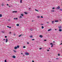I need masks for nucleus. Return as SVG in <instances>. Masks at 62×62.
<instances>
[{
	"instance_id": "1",
	"label": "nucleus",
	"mask_w": 62,
	"mask_h": 62,
	"mask_svg": "<svg viewBox=\"0 0 62 62\" xmlns=\"http://www.w3.org/2000/svg\"><path fill=\"white\" fill-rule=\"evenodd\" d=\"M25 54L26 55H29V53H27L25 52Z\"/></svg>"
},
{
	"instance_id": "2",
	"label": "nucleus",
	"mask_w": 62,
	"mask_h": 62,
	"mask_svg": "<svg viewBox=\"0 0 62 62\" xmlns=\"http://www.w3.org/2000/svg\"><path fill=\"white\" fill-rule=\"evenodd\" d=\"M12 57H13V58H16V56H15V55H13V56Z\"/></svg>"
},
{
	"instance_id": "3",
	"label": "nucleus",
	"mask_w": 62,
	"mask_h": 62,
	"mask_svg": "<svg viewBox=\"0 0 62 62\" xmlns=\"http://www.w3.org/2000/svg\"><path fill=\"white\" fill-rule=\"evenodd\" d=\"M58 28H59V29H61V26H59L58 27Z\"/></svg>"
},
{
	"instance_id": "4",
	"label": "nucleus",
	"mask_w": 62,
	"mask_h": 62,
	"mask_svg": "<svg viewBox=\"0 0 62 62\" xmlns=\"http://www.w3.org/2000/svg\"><path fill=\"white\" fill-rule=\"evenodd\" d=\"M17 12L16 11H14L13 12V13H17Z\"/></svg>"
},
{
	"instance_id": "5",
	"label": "nucleus",
	"mask_w": 62,
	"mask_h": 62,
	"mask_svg": "<svg viewBox=\"0 0 62 62\" xmlns=\"http://www.w3.org/2000/svg\"><path fill=\"white\" fill-rule=\"evenodd\" d=\"M57 8V9H59V8H60V7L58 6Z\"/></svg>"
},
{
	"instance_id": "6",
	"label": "nucleus",
	"mask_w": 62,
	"mask_h": 62,
	"mask_svg": "<svg viewBox=\"0 0 62 62\" xmlns=\"http://www.w3.org/2000/svg\"><path fill=\"white\" fill-rule=\"evenodd\" d=\"M43 37V36H42V35H40L39 36V37H40V38H42V37Z\"/></svg>"
},
{
	"instance_id": "7",
	"label": "nucleus",
	"mask_w": 62,
	"mask_h": 62,
	"mask_svg": "<svg viewBox=\"0 0 62 62\" xmlns=\"http://www.w3.org/2000/svg\"><path fill=\"white\" fill-rule=\"evenodd\" d=\"M59 31H60V32L62 31V30L61 29H59Z\"/></svg>"
},
{
	"instance_id": "8",
	"label": "nucleus",
	"mask_w": 62,
	"mask_h": 62,
	"mask_svg": "<svg viewBox=\"0 0 62 62\" xmlns=\"http://www.w3.org/2000/svg\"><path fill=\"white\" fill-rule=\"evenodd\" d=\"M14 49H17V47L16 46H15L14 47Z\"/></svg>"
},
{
	"instance_id": "9",
	"label": "nucleus",
	"mask_w": 62,
	"mask_h": 62,
	"mask_svg": "<svg viewBox=\"0 0 62 62\" xmlns=\"http://www.w3.org/2000/svg\"><path fill=\"white\" fill-rule=\"evenodd\" d=\"M35 11H37V12H39V10L36 9H35Z\"/></svg>"
},
{
	"instance_id": "10",
	"label": "nucleus",
	"mask_w": 62,
	"mask_h": 62,
	"mask_svg": "<svg viewBox=\"0 0 62 62\" xmlns=\"http://www.w3.org/2000/svg\"><path fill=\"white\" fill-rule=\"evenodd\" d=\"M8 42V39L7 38L6 40V42Z\"/></svg>"
},
{
	"instance_id": "11",
	"label": "nucleus",
	"mask_w": 62,
	"mask_h": 62,
	"mask_svg": "<svg viewBox=\"0 0 62 62\" xmlns=\"http://www.w3.org/2000/svg\"><path fill=\"white\" fill-rule=\"evenodd\" d=\"M51 30H52V29H50L48 30V31H51Z\"/></svg>"
},
{
	"instance_id": "12",
	"label": "nucleus",
	"mask_w": 62,
	"mask_h": 62,
	"mask_svg": "<svg viewBox=\"0 0 62 62\" xmlns=\"http://www.w3.org/2000/svg\"><path fill=\"white\" fill-rule=\"evenodd\" d=\"M16 26H19V24H16Z\"/></svg>"
},
{
	"instance_id": "13",
	"label": "nucleus",
	"mask_w": 62,
	"mask_h": 62,
	"mask_svg": "<svg viewBox=\"0 0 62 62\" xmlns=\"http://www.w3.org/2000/svg\"><path fill=\"white\" fill-rule=\"evenodd\" d=\"M14 20H17V19H18V18H14Z\"/></svg>"
},
{
	"instance_id": "14",
	"label": "nucleus",
	"mask_w": 62,
	"mask_h": 62,
	"mask_svg": "<svg viewBox=\"0 0 62 62\" xmlns=\"http://www.w3.org/2000/svg\"><path fill=\"white\" fill-rule=\"evenodd\" d=\"M51 12H54V10H51Z\"/></svg>"
},
{
	"instance_id": "15",
	"label": "nucleus",
	"mask_w": 62,
	"mask_h": 62,
	"mask_svg": "<svg viewBox=\"0 0 62 62\" xmlns=\"http://www.w3.org/2000/svg\"><path fill=\"white\" fill-rule=\"evenodd\" d=\"M17 47V48H19V46H17V47Z\"/></svg>"
},
{
	"instance_id": "16",
	"label": "nucleus",
	"mask_w": 62,
	"mask_h": 62,
	"mask_svg": "<svg viewBox=\"0 0 62 62\" xmlns=\"http://www.w3.org/2000/svg\"><path fill=\"white\" fill-rule=\"evenodd\" d=\"M44 28V27L43 26H42V29H43Z\"/></svg>"
},
{
	"instance_id": "17",
	"label": "nucleus",
	"mask_w": 62,
	"mask_h": 62,
	"mask_svg": "<svg viewBox=\"0 0 62 62\" xmlns=\"http://www.w3.org/2000/svg\"><path fill=\"white\" fill-rule=\"evenodd\" d=\"M22 17L21 16H20L19 17V18H22Z\"/></svg>"
},
{
	"instance_id": "18",
	"label": "nucleus",
	"mask_w": 62,
	"mask_h": 62,
	"mask_svg": "<svg viewBox=\"0 0 62 62\" xmlns=\"http://www.w3.org/2000/svg\"><path fill=\"white\" fill-rule=\"evenodd\" d=\"M1 32L2 33H4V31H1Z\"/></svg>"
},
{
	"instance_id": "19",
	"label": "nucleus",
	"mask_w": 62,
	"mask_h": 62,
	"mask_svg": "<svg viewBox=\"0 0 62 62\" xmlns=\"http://www.w3.org/2000/svg\"><path fill=\"white\" fill-rule=\"evenodd\" d=\"M20 15L22 16H23V14H21Z\"/></svg>"
},
{
	"instance_id": "20",
	"label": "nucleus",
	"mask_w": 62,
	"mask_h": 62,
	"mask_svg": "<svg viewBox=\"0 0 62 62\" xmlns=\"http://www.w3.org/2000/svg\"><path fill=\"white\" fill-rule=\"evenodd\" d=\"M54 23V21L52 22V23Z\"/></svg>"
},
{
	"instance_id": "21",
	"label": "nucleus",
	"mask_w": 62,
	"mask_h": 62,
	"mask_svg": "<svg viewBox=\"0 0 62 62\" xmlns=\"http://www.w3.org/2000/svg\"><path fill=\"white\" fill-rule=\"evenodd\" d=\"M55 22H58V21L57 20H56L55 21Z\"/></svg>"
},
{
	"instance_id": "22",
	"label": "nucleus",
	"mask_w": 62,
	"mask_h": 62,
	"mask_svg": "<svg viewBox=\"0 0 62 62\" xmlns=\"http://www.w3.org/2000/svg\"><path fill=\"white\" fill-rule=\"evenodd\" d=\"M30 30H31V31H33V30L32 29H30Z\"/></svg>"
},
{
	"instance_id": "23",
	"label": "nucleus",
	"mask_w": 62,
	"mask_h": 62,
	"mask_svg": "<svg viewBox=\"0 0 62 62\" xmlns=\"http://www.w3.org/2000/svg\"><path fill=\"white\" fill-rule=\"evenodd\" d=\"M2 15H1V14H0V17H2Z\"/></svg>"
},
{
	"instance_id": "24",
	"label": "nucleus",
	"mask_w": 62,
	"mask_h": 62,
	"mask_svg": "<svg viewBox=\"0 0 62 62\" xmlns=\"http://www.w3.org/2000/svg\"><path fill=\"white\" fill-rule=\"evenodd\" d=\"M24 13L25 14H27V13L26 12H25Z\"/></svg>"
},
{
	"instance_id": "25",
	"label": "nucleus",
	"mask_w": 62,
	"mask_h": 62,
	"mask_svg": "<svg viewBox=\"0 0 62 62\" xmlns=\"http://www.w3.org/2000/svg\"><path fill=\"white\" fill-rule=\"evenodd\" d=\"M23 48H25V46H24L23 47Z\"/></svg>"
},
{
	"instance_id": "26",
	"label": "nucleus",
	"mask_w": 62,
	"mask_h": 62,
	"mask_svg": "<svg viewBox=\"0 0 62 62\" xmlns=\"http://www.w3.org/2000/svg\"><path fill=\"white\" fill-rule=\"evenodd\" d=\"M21 36H22L21 35L19 36H18V37H21Z\"/></svg>"
},
{
	"instance_id": "27",
	"label": "nucleus",
	"mask_w": 62,
	"mask_h": 62,
	"mask_svg": "<svg viewBox=\"0 0 62 62\" xmlns=\"http://www.w3.org/2000/svg\"><path fill=\"white\" fill-rule=\"evenodd\" d=\"M30 38H32V36L31 35L30 36Z\"/></svg>"
},
{
	"instance_id": "28",
	"label": "nucleus",
	"mask_w": 62,
	"mask_h": 62,
	"mask_svg": "<svg viewBox=\"0 0 62 62\" xmlns=\"http://www.w3.org/2000/svg\"><path fill=\"white\" fill-rule=\"evenodd\" d=\"M58 56H60V54H58Z\"/></svg>"
},
{
	"instance_id": "29",
	"label": "nucleus",
	"mask_w": 62,
	"mask_h": 62,
	"mask_svg": "<svg viewBox=\"0 0 62 62\" xmlns=\"http://www.w3.org/2000/svg\"><path fill=\"white\" fill-rule=\"evenodd\" d=\"M22 0H20V3H22Z\"/></svg>"
},
{
	"instance_id": "30",
	"label": "nucleus",
	"mask_w": 62,
	"mask_h": 62,
	"mask_svg": "<svg viewBox=\"0 0 62 62\" xmlns=\"http://www.w3.org/2000/svg\"><path fill=\"white\" fill-rule=\"evenodd\" d=\"M60 10H61V11H62V9H60Z\"/></svg>"
},
{
	"instance_id": "31",
	"label": "nucleus",
	"mask_w": 62,
	"mask_h": 62,
	"mask_svg": "<svg viewBox=\"0 0 62 62\" xmlns=\"http://www.w3.org/2000/svg\"><path fill=\"white\" fill-rule=\"evenodd\" d=\"M37 18H40V16H37Z\"/></svg>"
},
{
	"instance_id": "32",
	"label": "nucleus",
	"mask_w": 62,
	"mask_h": 62,
	"mask_svg": "<svg viewBox=\"0 0 62 62\" xmlns=\"http://www.w3.org/2000/svg\"><path fill=\"white\" fill-rule=\"evenodd\" d=\"M5 6V5L4 4H2V6Z\"/></svg>"
},
{
	"instance_id": "33",
	"label": "nucleus",
	"mask_w": 62,
	"mask_h": 62,
	"mask_svg": "<svg viewBox=\"0 0 62 62\" xmlns=\"http://www.w3.org/2000/svg\"><path fill=\"white\" fill-rule=\"evenodd\" d=\"M56 59H57V60H58L59 59V58H56Z\"/></svg>"
},
{
	"instance_id": "34",
	"label": "nucleus",
	"mask_w": 62,
	"mask_h": 62,
	"mask_svg": "<svg viewBox=\"0 0 62 62\" xmlns=\"http://www.w3.org/2000/svg\"><path fill=\"white\" fill-rule=\"evenodd\" d=\"M4 61L5 62H7V61H6V60H5V61Z\"/></svg>"
},
{
	"instance_id": "35",
	"label": "nucleus",
	"mask_w": 62,
	"mask_h": 62,
	"mask_svg": "<svg viewBox=\"0 0 62 62\" xmlns=\"http://www.w3.org/2000/svg\"><path fill=\"white\" fill-rule=\"evenodd\" d=\"M50 45H53V44H52V43H50Z\"/></svg>"
},
{
	"instance_id": "36",
	"label": "nucleus",
	"mask_w": 62,
	"mask_h": 62,
	"mask_svg": "<svg viewBox=\"0 0 62 62\" xmlns=\"http://www.w3.org/2000/svg\"><path fill=\"white\" fill-rule=\"evenodd\" d=\"M5 38H7V36H5Z\"/></svg>"
},
{
	"instance_id": "37",
	"label": "nucleus",
	"mask_w": 62,
	"mask_h": 62,
	"mask_svg": "<svg viewBox=\"0 0 62 62\" xmlns=\"http://www.w3.org/2000/svg\"><path fill=\"white\" fill-rule=\"evenodd\" d=\"M35 40V39H32V40Z\"/></svg>"
},
{
	"instance_id": "38",
	"label": "nucleus",
	"mask_w": 62,
	"mask_h": 62,
	"mask_svg": "<svg viewBox=\"0 0 62 62\" xmlns=\"http://www.w3.org/2000/svg\"><path fill=\"white\" fill-rule=\"evenodd\" d=\"M14 52H16V51H15V50H14Z\"/></svg>"
},
{
	"instance_id": "39",
	"label": "nucleus",
	"mask_w": 62,
	"mask_h": 62,
	"mask_svg": "<svg viewBox=\"0 0 62 62\" xmlns=\"http://www.w3.org/2000/svg\"><path fill=\"white\" fill-rule=\"evenodd\" d=\"M29 10H30V9H31V8H29Z\"/></svg>"
},
{
	"instance_id": "40",
	"label": "nucleus",
	"mask_w": 62,
	"mask_h": 62,
	"mask_svg": "<svg viewBox=\"0 0 62 62\" xmlns=\"http://www.w3.org/2000/svg\"><path fill=\"white\" fill-rule=\"evenodd\" d=\"M54 8H52V9H54Z\"/></svg>"
},
{
	"instance_id": "41",
	"label": "nucleus",
	"mask_w": 62,
	"mask_h": 62,
	"mask_svg": "<svg viewBox=\"0 0 62 62\" xmlns=\"http://www.w3.org/2000/svg\"><path fill=\"white\" fill-rule=\"evenodd\" d=\"M53 45H52L51 46V47H53Z\"/></svg>"
},
{
	"instance_id": "42",
	"label": "nucleus",
	"mask_w": 62,
	"mask_h": 62,
	"mask_svg": "<svg viewBox=\"0 0 62 62\" xmlns=\"http://www.w3.org/2000/svg\"><path fill=\"white\" fill-rule=\"evenodd\" d=\"M7 27H8V28H9V26H7Z\"/></svg>"
},
{
	"instance_id": "43",
	"label": "nucleus",
	"mask_w": 62,
	"mask_h": 62,
	"mask_svg": "<svg viewBox=\"0 0 62 62\" xmlns=\"http://www.w3.org/2000/svg\"><path fill=\"white\" fill-rule=\"evenodd\" d=\"M9 28H11V27H9Z\"/></svg>"
},
{
	"instance_id": "44",
	"label": "nucleus",
	"mask_w": 62,
	"mask_h": 62,
	"mask_svg": "<svg viewBox=\"0 0 62 62\" xmlns=\"http://www.w3.org/2000/svg\"><path fill=\"white\" fill-rule=\"evenodd\" d=\"M41 18H43V16H41Z\"/></svg>"
},
{
	"instance_id": "45",
	"label": "nucleus",
	"mask_w": 62,
	"mask_h": 62,
	"mask_svg": "<svg viewBox=\"0 0 62 62\" xmlns=\"http://www.w3.org/2000/svg\"><path fill=\"white\" fill-rule=\"evenodd\" d=\"M47 51H48V52H49V50H47Z\"/></svg>"
},
{
	"instance_id": "46",
	"label": "nucleus",
	"mask_w": 62,
	"mask_h": 62,
	"mask_svg": "<svg viewBox=\"0 0 62 62\" xmlns=\"http://www.w3.org/2000/svg\"><path fill=\"white\" fill-rule=\"evenodd\" d=\"M39 49L40 50V49H41L42 48H40Z\"/></svg>"
},
{
	"instance_id": "47",
	"label": "nucleus",
	"mask_w": 62,
	"mask_h": 62,
	"mask_svg": "<svg viewBox=\"0 0 62 62\" xmlns=\"http://www.w3.org/2000/svg\"><path fill=\"white\" fill-rule=\"evenodd\" d=\"M46 40H44V41H46Z\"/></svg>"
},
{
	"instance_id": "48",
	"label": "nucleus",
	"mask_w": 62,
	"mask_h": 62,
	"mask_svg": "<svg viewBox=\"0 0 62 62\" xmlns=\"http://www.w3.org/2000/svg\"><path fill=\"white\" fill-rule=\"evenodd\" d=\"M47 23H49V22H47Z\"/></svg>"
},
{
	"instance_id": "49",
	"label": "nucleus",
	"mask_w": 62,
	"mask_h": 62,
	"mask_svg": "<svg viewBox=\"0 0 62 62\" xmlns=\"http://www.w3.org/2000/svg\"><path fill=\"white\" fill-rule=\"evenodd\" d=\"M32 62H34V61H32Z\"/></svg>"
},
{
	"instance_id": "50",
	"label": "nucleus",
	"mask_w": 62,
	"mask_h": 62,
	"mask_svg": "<svg viewBox=\"0 0 62 62\" xmlns=\"http://www.w3.org/2000/svg\"><path fill=\"white\" fill-rule=\"evenodd\" d=\"M27 44H29V43L28 42H27Z\"/></svg>"
},
{
	"instance_id": "51",
	"label": "nucleus",
	"mask_w": 62,
	"mask_h": 62,
	"mask_svg": "<svg viewBox=\"0 0 62 62\" xmlns=\"http://www.w3.org/2000/svg\"><path fill=\"white\" fill-rule=\"evenodd\" d=\"M21 54H23L22 53H21Z\"/></svg>"
},
{
	"instance_id": "52",
	"label": "nucleus",
	"mask_w": 62,
	"mask_h": 62,
	"mask_svg": "<svg viewBox=\"0 0 62 62\" xmlns=\"http://www.w3.org/2000/svg\"><path fill=\"white\" fill-rule=\"evenodd\" d=\"M7 6H8V4H7Z\"/></svg>"
},
{
	"instance_id": "53",
	"label": "nucleus",
	"mask_w": 62,
	"mask_h": 62,
	"mask_svg": "<svg viewBox=\"0 0 62 62\" xmlns=\"http://www.w3.org/2000/svg\"><path fill=\"white\" fill-rule=\"evenodd\" d=\"M14 36H15V34H14Z\"/></svg>"
},
{
	"instance_id": "54",
	"label": "nucleus",
	"mask_w": 62,
	"mask_h": 62,
	"mask_svg": "<svg viewBox=\"0 0 62 62\" xmlns=\"http://www.w3.org/2000/svg\"><path fill=\"white\" fill-rule=\"evenodd\" d=\"M3 40H5V39H3Z\"/></svg>"
},
{
	"instance_id": "55",
	"label": "nucleus",
	"mask_w": 62,
	"mask_h": 62,
	"mask_svg": "<svg viewBox=\"0 0 62 62\" xmlns=\"http://www.w3.org/2000/svg\"><path fill=\"white\" fill-rule=\"evenodd\" d=\"M11 32H9V33L11 34Z\"/></svg>"
},
{
	"instance_id": "56",
	"label": "nucleus",
	"mask_w": 62,
	"mask_h": 62,
	"mask_svg": "<svg viewBox=\"0 0 62 62\" xmlns=\"http://www.w3.org/2000/svg\"><path fill=\"white\" fill-rule=\"evenodd\" d=\"M41 25H43V24H41Z\"/></svg>"
},
{
	"instance_id": "57",
	"label": "nucleus",
	"mask_w": 62,
	"mask_h": 62,
	"mask_svg": "<svg viewBox=\"0 0 62 62\" xmlns=\"http://www.w3.org/2000/svg\"><path fill=\"white\" fill-rule=\"evenodd\" d=\"M53 42H54V43H55V42H54V41H53Z\"/></svg>"
},
{
	"instance_id": "58",
	"label": "nucleus",
	"mask_w": 62,
	"mask_h": 62,
	"mask_svg": "<svg viewBox=\"0 0 62 62\" xmlns=\"http://www.w3.org/2000/svg\"><path fill=\"white\" fill-rule=\"evenodd\" d=\"M61 44H62V43L61 44H60V45H61Z\"/></svg>"
},
{
	"instance_id": "59",
	"label": "nucleus",
	"mask_w": 62,
	"mask_h": 62,
	"mask_svg": "<svg viewBox=\"0 0 62 62\" xmlns=\"http://www.w3.org/2000/svg\"><path fill=\"white\" fill-rule=\"evenodd\" d=\"M32 22H34V21L33 20H32Z\"/></svg>"
},
{
	"instance_id": "60",
	"label": "nucleus",
	"mask_w": 62,
	"mask_h": 62,
	"mask_svg": "<svg viewBox=\"0 0 62 62\" xmlns=\"http://www.w3.org/2000/svg\"><path fill=\"white\" fill-rule=\"evenodd\" d=\"M55 30H56V29H55Z\"/></svg>"
},
{
	"instance_id": "61",
	"label": "nucleus",
	"mask_w": 62,
	"mask_h": 62,
	"mask_svg": "<svg viewBox=\"0 0 62 62\" xmlns=\"http://www.w3.org/2000/svg\"><path fill=\"white\" fill-rule=\"evenodd\" d=\"M23 56H24V55H23Z\"/></svg>"
},
{
	"instance_id": "62",
	"label": "nucleus",
	"mask_w": 62,
	"mask_h": 62,
	"mask_svg": "<svg viewBox=\"0 0 62 62\" xmlns=\"http://www.w3.org/2000/svg\"><path fill=\"white\" fill-rule=\"evenodd\" d=\"M8 1H9V0H8Z\"/></svg>"
},
{
	"instance_id": "63",
	"label": "nucleus",
	"mask_w": 62,
	"mask_h": 62,
	"mask_svg": "<svg viewBox=\"0 0 62 62\" xmlns=\"http://www.w3.org/2000/svg\"><path fill=\"white\" fill-rule=\"evenodd\" d=\"M49 49H50V48H49Z\"/></svg>"
},
{
	"instance_id": "64",
	"label": "nucleus",
	"mask_w": 62,
	"mask_h": 62,
	"mask_svg": "<svg viewBox=\"0 0 62 62\" xmlns=\"http://www.w3.org/2000/svg\"><path fill=\"white\" fill-rule=\"evenodd\" d=\"M51 62L50 61V62Z\"/></svg>"
}]
</instances>
